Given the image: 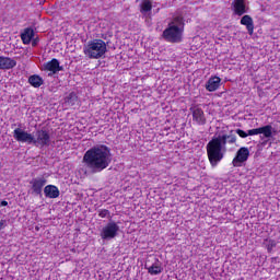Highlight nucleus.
<instances>
[{
  "instance_id": "obj_9",
  "label": "nucleus",
  "mask_w": 280,
  "mask_h": 280,
  "mask_svg": "<svg viewBox=\"0 0 280 280\" xmlns=\"http://www.w3.org/2000/svg\"><path fill=\"white\" fill-rule=\"evenodd\" d=\"M32 194L35 196H43V187L47 185V178L36 177L30 182Z\"/></svg>"
},
{
  "instance_id": "obj_3",
  "label": "nucleus",
  "mask_w": 280,
  "mask_h": 280,
  "mask_svg": "<svg viewBox=\"0 0 280 280\" xmlns=\"http://www.w3.org/2000/svg\"><path fill=\"white\" fill-rule=\"evenodd\" d=\"M13 138L19 143H27V145H35V148L49 147L51 143V136L46 129L37 130L34 136L24 129L16 128L13 130Z\"/></svg>"
},
{
  "instance_id": "obj_13",
  "label": "nucleus",
  "mask_w": 280,
  "mask_h": 280,
  "mask_svg": "<svg viewBox=\"0 0 280 280\" xmlns=\"http://www.w3.org/2000/svg\"><path fill=\"white\" fill-rule=\"evenodd\" d=\"M220 82H222V79L220 77H213L208 80L206 83V89L210 93H213V91H218L220 89Z\"/></svg>"
},
{
  "instance_id": "obj_4",
  "label": "nucleus",
  "mask_w": 280,
  "mask_h": 280,
  "mask_svg": "<svg viewBox=\"0 0 280 280\" xmlns=\"http://www.w3.org/2000/svg\"><path fill=\"white\" fill-rule=\"evenodd\" d=\"M185 32V20L183 16H175L163 31L162 38L166 43H183V33Z\"/></svg>"
},
{
  "instance_id": "obj_18",
  "label": "nucleus",
  "mask_w": 280,
  "mask_h": 280,
  "mask_svg": "<svg viewBox=\"0 0 280 280\" xmlns=\"http://www.w3.org/2000/svg\"><path fill=\"white\" fill-rule=\"evenodd\" d=\"M28 83L31 84V86H34V89H40L45 81L43 80V78H40V75L33 74L28 78Z\"/></svg>"
},
{
  "instance_id": "obj_14",
  "label": "nucleus",
  "mask_w": 280,
  "mask_h": 280,
  "mask_svg": "<svg viewBox=\"0 0 280 280\" xmlns=\"http://www.w3.org/2000/svg\"><path fill=\"white\" fill-rule=\"evenodd\" d=\"M45 71H51L52 73H58V71H62V67H60V61L58 59H52L44 65Z\"/></svg>"
},
{
  "instance_id": "obj_11",
  "label": "nucleus",
  "mask_w": 280,
  "mask_h": 280,
  "mask_svg": "<svg viewBox=\"0 0 280 280\" xmlns=\"http://www.w3.org/2000/svg\"><path fill=\"white\" fill-rule=\"evenodd\" d=\"M14 67H16V60L0 56V71H10V69H14Z\"/></svg>"
},
{
  "instance_id": "obj_21",
  "label": "nucleus",
  "mask_w": 280,
  "mask_h": 280,
  "mask_svg": "<svg viewBox=\"0 0 280 280\" xmlns=\"http://www.w3.org/2000/svg\"><path fill=\"white\" fill-rule=\"evenodd\" d=\"M98 217L100 218H110V211L106 209L98 210Z\"/></svg>"
},
{
  "instance_id": "obj_2",
  "label": "nucleus",
  "mask_w": 280,
  "mask_h": 280,
  "mask_svg": "<svg viewBox=\"0 0 280 280\" xmlns=\"http://www.w3.org/2000/svg\"><path fill=\"white\" fill-rule=\"evenodd\" d=\"M236 142L237 136L233 135V131L230 135L213 137L206 147L210 165L218 167V163L224 159V154L226 153V143L233 145Z\"/></svg>"
},
{
  "instance_id": "obj_16",
  "label": "nucleus",
  "mask_w": 280,
  "mask_h": 280,
  "mask_svg": "<svg viewBox=\"0 0 280 280\" xmlns=\"http://www.w3.org/2000/svg\"><path fill=\"white\" fill-rule=\"evenodd\" d=\"M233 7L237 16H243V14H246V4L244 3V0H234Z\"/></svg>"
},
{
  "instance_id": "obj_1",
  "label": "nucleus",
  "mask_w": 280,
  "mask_h": 280,
  "mask_svg": "<svg viewBox=\"0 0 280 280\" xmlns=\"http://www.w3.org/2000/svg\"><path fill=\"white\" fill-rule=\"evenodd\" d=\"M110 148L105 144H97L89 149L83 155V163L91 170L92 174H100L110 165Z\"/></svg>"
},
{
  "instance_id": "obj_25",
  "label": "nucleus",
  "mask_w": 280,
  "mask_h": 280,
  "mask_svg": "<svg viewBox=\"0 0 280 280\" xmlns=\"http://www.w3.org/2000/svg\"><path fill=\"white\" fill-rule=\"evenodd\" d=\"M273 246H277V244L275 242H271L270 246H268V250H270L271 248H273Z\"/></svg>"
},
{
  "instance_id": "obj_8",
  "label": "nucleus",
  "mask_w": 280,
  "mask_h": 280,
  "mask_svg": "<svg viewBox=\"0 0 280 280\" xmlns=\"http://www.w3.org/2000/svg\"><path fill=\"white\" fill-rule=\"evenodd\" d=\"M248 156H250V151L248 148L243 147L237 152L235 158L232 161L233 167H242L246 161H248Z\"/></svg>"
},
{
  "instance_id": "obj_24",
  "label": "nucleus",
  "mask_w": 280,
  "mask_h": 280,
  "mask_svg": "<svg viewBox=\"0 0 280 280\" xmlns=\"http://www.w3.org/2000/svg\"><path fill=\"white\" fill-rule=\"evenodd\" d=\"M0 207H8V201L5 200L1 201Z\"/></svg>"
},
{
  "instance_id": "obj_23",
  "label": "nucleus",
  "mask_w": 280,
  "mask_h": 280,
  "mask_svg": "<svg viewBox=\"0 0 280 280\" xmlns=\"http://www.w3.org/2000/svg\"><path fill=\"white\" fill-rule=\"evenodd\" d=\"M8 226V221L5 219H0V231H3Z\"/></svg>"
},
{
  "instance_id": "obj_5",
  "label": "nucleus",
  "mask_w": 280,
  "mask_h": 280,
  "mask_svg": "<svg viewBox=\"0 0 280 280\" xmlns=\"http://www.w3.org/2000/svg\"><path fill=\"white\" fill-rule=\"evenodd\" d=\"M83 51L88 58L97 60L106 54V42L102 39H93L84 46Z\"/></svg>"
},
{
  "instance_id": "obj_7",
  "label": "nucleus",
  "mask_w": 280,
  "mask_h": 280,
  "mask_svg": "<svg viewBox=\"0 0 280 280\" xmlns=\"http://www.w3.org/2000/svg\"><path fill=\"white\" fill-rule=\"evenodd\" d=\"M255 135H262L265 139H272V137L277 135V130L272 128V125L247 130V137H253Z\"/></svg>"
},
{
  "instance_id": "obj_12",
  "label": "nucleus",
  "mask_w": 280,
  "mask_h": 280,
  "mask_svg": "<svg viewBox=\"0 0 280 280\" xmlns=\"http://www.w3.org/2000/svg\"><path fill=\"white\" fill-rule=\"evenodd\" d=\"M241 25H245L249 36H253V33L255 32V23L253 22V18H250V15H244L241 19Z\"/></svg>"
},
{
  "instance_id": "obj_26",
  "label": "nucleus",
  "mask_w": 280,
  "mask_h": 280,
  "mask_svg": "<svg viewBox=\"0 0 280 280\" xmlns=\"http://www.w3.org/2000/svg\"><path fill=\"white\" fill-rule=\"evenodd\" d=\"M32 45H33V47H36V45H38V39H34Z\"/></svg>"
},
{
  "instance_id": "obj_15",
  "label": "nucleus",
  "mask_w": 280,
  "mask_h": 280,
  "mask_svg": "<svg viewBox=\"0 0 280 280\" xmlns=\"http://www.w3.org/2000/svg\"><path fill=\"white\" fill-rule=\"evenodd\" d=\"M44 194L46 198H58L60 196V189H58L56 186L54 185H47L44 188Z\"/></svg>"
},
{
  "instance_id": "obj_20",
  "label": "nucleus",
  "mask_w": 280,
  "mask_h": 280,
  "mask_svg": "<svg viewBox=\"0 0 280 280\" xmlns=\"http://www.w3.org/2000/svg\"><path fill=\"white\" fill-rule=\"evenodd\" d=\"M140 12L145 14L148 12H152V2L150 0H143L140 5Z\"/></svg>"
},
{
  "instance_id": "obj_6",
  "label": "nucleus",
  "mask_w": 280,
  "mask_h": 280,
  "mask_svg": "<svg viewBox=\"0 0 280 280\" xmlns=\"http://www.w3.org/2000/svg\"><path fill=\"white\" fill-rule=\"evenodd\" d=\"M119 235V224L109 221L100 232V237L104 241L115 240Z\"/></svg>"
},
{
  "instance_id": "obj_10",
  "label": "nucleus",
  "mask_w": 280,
  "mask_h": 280,
  "mask_svg": "<svg viewBox=\"0 0 280 280\" xmlns=\"http://www.w3.org/2000/svg\"><path fill=\"white\" fill-rule=\"evenodd\" d=\"M192 121H196L198 126H205L207 124V117H205V110L200 107H191Z\"/></svg>"
},
{
  "instance_id": "obj_19",
  "label": "nucleus",
  "mask_w": 280,
  "mask_h": 280,
  "mask_svg": "<svg viewBox=\"0 0 280 280\" xmlns=\"http://www.w3.org/2000/svg\"><path fill=\"white\" fill-rule=\"evenodd\" d=\"M149 275H161V272H163V267L161 266V264L155 262L152 266L147 268Z\"/></svg>"
},
{
  "instance_id": "obj_22",
  "label": "nucleus",
  "mask_w": 280,
  "mask_h": 280,
  "mask_svg": "<svg viewBox=\"0 0 280 280\" xmlns=\"http://www.w3.org/2000/svg\"><path fill=\"white\" fill-rule=\"evenodd\" d=\"M236 135H238V137H241L242 139H246V137H248V133L242 129H236L235 130Z\"/></svg>"
},
{
  "instance_id": "obj_17",
  "label": "nucleus",
  "mask_w": 280,
  "mask_h": 280,
  "mask_svg": "<svg viewBox=\"0 0 280 280\" xmlns=\"http://www.w3.org/2000/svg\"><path fill=\"white\" fill-rule=\"evenodd\" d=\"M21 38L24 45H30V43H32V38H34V28H25L21 34Z\"/></svg>"
}]
</instances>
